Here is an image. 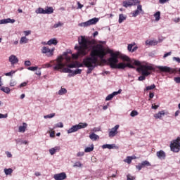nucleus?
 <instances>
[{"label":"nucleus","instance_id":"nucleus-48","mask_svg":"<svg viewBox=\"0 0 180 180\" xmlns=\"http://www.w3.org/2000/svg\"><path fill=\"white\" fill-rule=\"evenodd\" d=\"M136 179L135 176H133L130 174L127 175V180H134Z\"/></svg>","mask_w":180,"mask_h":180},{"label":"nucleus","instance_id":"nucleus-21","mask_svg":"<svg viewBox=\"0 0 180 180\" xmlns=\"http://www.w3.org/2000/svg\"><path fill=\"white\" fill-rule=\"evenodd\" d=\"M78 130L79 129L77 125H73L71 128L68 129V131H67L68 134H71V133H75L76 131H78Z\"/></svg>","mask_w":180,"mask_h":180},{"label":"nucleus","instance_id":"nucleus-49","mask_svg":"<svg viewBox=\"0 0 180 180\" xmlns=\"http://www.w3.org/2000/svg\"><path fill=\"white\" fill-rule=\"evenodd\" d=\"M51 67H52V65H50V63H46L42 65V68H50Z\"/></svg>","mask_w":180,"mask_h":180},{"label":"nucleus","instance_id":"nucleus-27","mask_svg":"<svg viewBox=\"0 0 180 180\" xmlns=\"http://www.w3.org/2000/svg\"><path fill=\"white\" fill-rule=\"evenodd\" d=\"M45 15H51L54 12L53 7H46L45 9Z\"/></svg>","mask_w":180,"mask_h":180},{"label":"nucleus","instance_id":"nucleus-28","mask_svg":"<svg viewBox=\"0 0 180 180\" xmlns=\"http://www.w3.org/2000/svg\"><path fill=\"white\" fill-rule=\"evenodd\" d=\"M89 139H91L93 141H96L99 139V136H98L95 133H92L89 135Z\"/></svg>","mask_w":180,"mask_h":180},{"label":"nucleus","instance_id":"nucleus-46","mask_svg":"<svg viewBox=\"0 0 180 180\" xmlns=\"http://www.w3.org/2000/svg\"><path fill=\"white\" fill-rule=\"evenodd\" d=\"M56 127H60L63 128L64 127V124H63V122H58L57 123L55 127H53V129H56Z\"/></svg>","mask_w":180,"mask_h":180},{"label":"nucleus","instance_id":"nucleus-17","mask_svg":"<svg viewBox=\"0 0 180 180\" xmlns=\"http://www.w3.org/2000/svg\"><path fill=\"white\" fill-rule=\"evenodd\" d=\"M15 141L16 144H20V146H22V144H24L25 146H27L29 144V141L26 140H23L22 139H15Z\"/></svg>","mask_w":180,"mask_h":180},{"label":"nucleus","instance_id":"nucleus-35","mask_svg":"<svg viewBox=\"0 0 180 180\" xmlns=\"http://www.w3.org/2000/svg\"><path fill=\"white\" fill-rule=\"evenodd\" d=\"M4 174H6V175H11L12 172H13V169H12L11 168H8V169H4Z\"/></svg>","mask_w":180,"mask_h":180},{"label":"nucleus","instance_id":"nucleus-36","mask_svg":"<svg viewBox=\"0 0 180 180\" xmlns=\"http://www.w3.org/2000/svg\"><path fill=\"white\" fill-rule=\"evenodd\" d=\"M65 94H67V89L65 88H61L58 92V95H65Z\"/></svg>","mask_w":180,"mask_h":180},{"label":"nucleus","instance_id":"nucleus-37","mask_svg":"<svg viewBox=\"0 0 180 180\" xmlns=\"http://www.w3.org/2000/svg\"><path fill=\"white\" fill-rule=\"evenodd\" d=\"M141 164L143 168L144 167H151V163L147 160L143 161Z\"/></svg>","mask_w":180,"mask_h":180},{"label":"nucleus","instance_id":"nucleus-62","mask_svg":"<svg viewBox=\"0 0 180 180\" xmlns=\"http://www.w3.org/2000/svg\"><path fill=\"white\" fill-rule=\"evenodd\" d=\"M132 63L134 64V65H141L140 61L139 60H135Z\"/></svg>","mask_w":180,"mask_h":180},{"label":"nucleus","instance_id":"nucleus-6","mask_svg":"<svg viewBox=\"0 0 180 180\" xmlns=\"http://www.w3.org/2000/svg\"><path fill=\"white\" fill-rule=\"evenodd\" d=\"M99 22V18H94L84 22H81L78 24L80 27H88V26H92V25H96Z\"/></svg>","mask_w":180,"mask_h":180},{"label":"nucleus","instance_id":"nucleus-7","mask_svg":"<svg viewBox=\"0 0 180 180\" xmlns=\"http://www.w3.org/2000/svg\"><path fill=\"white\" fill-rule=\"evenodd\" d=\"M140 13L144 15V11L143 10V6L138 5L136 9L131 13L132 18H137Z\"/></svg>","mask_w":180,"mask_h":180},{"label":"nucleus","instance_id":"nucleus-23","mask_svg":"<svg viewBox=\"0 0 180 180\" xmlns=\"http://www.w3.org/2000/svg\"><path fill=\"white\" fill-rule=\"evenodd\" d=\"M58 41L56 38L51 39L49 41H47L48 46H51V44H53L54 46H57V44Z\"/></svg>","mask_w":180,"mask_h":180},{"label":"nucleus","instance_id":"nucleus-52","mask_svg":"<svg viewBox=\"0 0 180 180\" xmlns=\"http://www.w3.org/2000/svg\"><path fill=\"white\" fill-rule=\"evenodd\" d=\"M136 169H138L139 171H141V169L143 168V165H142L141 163V164L136 165Z\"/></svg>","mask_w":180,"mask_h":180},{"label":"nucleus","instance_id":"nucleus-50","mask_svg":"<svg viewBox=\"0 0 180 180\" xmlns=\"http://www.w3.org/2000/svg\"><path fill=\"white\" fill-rule=\"evenodd\" d=\"M85 155V152H78L77 153V157H84Z\"/></svg>","mask_w":180,"mask_h":180},{"label":"nucleus","instance_id":"nucleus-63","mask_svg":"<svg viewBox=\"0 0 180 180\" xmlns=\"http://www.w3.org/2000/svg\"><path fill=\"white\" fill-rule=\"evenodd\" d=\"M173 60H174V61H176V63H180V58H178V57H174V58H173Z\"/></svg>","mask_w":180,"mask_h":180},{"label":"nucleus","instance_id":"nucleus-29","mask_svg":"<svg viewBox=\"0 0 180 180\" xmlns=\"http://www.w3.org/2000/svg\"><path fill=\"white\" fill-rule=\"evenodd\" d=\"M27 43H29V39L26 37H22L20 39V44H27Z\"/></svg>","mask_w":180,"mask_h":180},{"label":"nucleus","instance_id":"nucleus-24","mask_svg":"<svg viewBox=\"0 0 180 180\" xmlns=\"http://www.w3.org/2000/svg\"><path fill=\"white\" fill-rule=\"evenodd\" d=\"M59 150H60V147L56 146L54 148H51V149H49V153L51 155H54L55 153H57V151H59Z\"/></svg>","mask_w":180,"mask_h":180},{"label":"nucleus","instance_id":"nucleus-5","mask_svg":"<svg viewBox=\"0 0 180 180\" xmlns=\"http://www.w3.org/2000/svg\"><path fill=\"white\" fill-rule=\"evenodd\" d=\"M170 148L173 153H179L180 151V137L172 141L170 143Z\"/></svg>","mask_w":180,"mask_h":180},{"label":"nucleus","instance_id":"nucleus-59","mask_svg":"<svg viewBox=\"0 0 180 180\" xmlns=\"http://www.w3.org/2000/svg\"><path fill=\"white\" fill-rule=\"evenodd\" d=\"M32 31L27 30V31H24V34L25 36H29V34H31Z\"/></svg>","mask_w":180,"mask_h":180},{"label":"nucleus","instance_id":"nucleus-44","mask_svg":"<svg viewBox=\"0 0 180 180\" xmlns=\"http://www.w3.org/2000/svg\"><path fill=\"white\" fill-rule=\"evenodd\" d=\"M74 167H78V168H82V164L81 163V162H76L74 165Z\"/></svg>","mask_w":180,"mask_h":180},{"label":"nucleus","instance_id":"nucleus-1","mask_svg":"<svg viewBox=\"0 0 180 180\" xmlns=\"http://www.w3.org/2000/svg\"><path fill=\"white\" fill-rule=\"evenodd\" d=\"M80 37L81 39L79 38V46L75 47V50H77V53H73L72 57L75 60H77L79 56L84 57V56L88 54L89 49L91 47L92 49L90 56H87L83 60L84 65L88 68L86 74H91L95 70V68L98 67V64H99L98 58L102 60L106 56L107 53L101 44L93 46L92 42L86 40L84 36H81Z\"/></svg>","mask_w":180,"mask_h":180},{"label":"nucleus","instance_id":"nucleus-33","mask_svg":"<svg viewBox=\"0 0 180 180\" xmlns=\"http://www.w3.org/2000/svg\"><path fill=\"white\" fill-rule=\"evenodd\" d=\"M0 90L4 92L5 94H10L11 92V89H9L8 87L2 86L0 88Z\"/></svg>","mask_w":180,"mask_h":180},{"label":"nucleus","instance_id":"nucleus-64","mask_svg":"<svg viewBox=\"0 0 180 180\" xmlns=\"http://www.w3.org/2000/svg\"><path fill=\"white\" fill-rule=\"evenodd\" d=\"M27 85V82H24L20 84V88H22V86H26Z\"/></svg>","mask_w":180,"mask_h":180},{"label":"nucleus","instance_id":"nucleus-15","mask_svg":"<svg viewBox=\"0 0 180 180\" xmlns=\"http://www.w3.org/2000/svg\"><path fill=\"white\" fill-rule=\"evenodd\" d=\"M157 157L159 158V160H165V152L164 150H160L156 153Z\"/></svg>","mask_w":180,"mask_h":180},{"label":"nucleus","instance_id":"nucleus-42","mask_svg":"<svg viewBox=\"0 0 180 180\" xmlns=\"http://www.w3.org/2000/svg\"><path fill=\"white\" fill-rule=\"evenodd\" d=\"M155 84H152L150 86H146L144 91H151V89H155Z\"/></svg>","mask_w":180,"mask_h":180},{"label":"nucleus","instance_id":"nucleus-43","mask_svg":"<svg viewBox=\"0 0 180 180\" xmlns=\"http://www.w3.org/2000/svg\"><path fill=\"white\" fill-rule=\"evenodd\" d=\"M139 115V112H137V110H132L130 113V116L131 117H135V116H138Z\"/></svg>","mask_w":180,"mask_h":180},{"label":"nucleus","instance_id":"nucleus-51","mask_svg":"<svg viewBox=\"0 0 180 180\" xmlns=\"http://www.w3.org/2000/svg\"><path fill=\"white\" fill-rule=\"evenodd\" d=\"M37 66H35V67H29L27 68V70H29L30 71H36V70H37Z\"/></svg>","mask_w":180,"mask_h":180},{"label":"nucleus","instance_id":"nucleus-60","mask_svg":"<svg viewBox=\"0 0 180 180\" xmlns=\"http://www.w3.org/2000/svg\"><path fill=\"white\" fill-rule=\"evenodd\" d=\"M127 49H128V51H132L133 44H129Z\"/></svg>","mask_w":180,"mask_h":180},{"label":"nucleus","instance_id":"nucleus-53","mask_svg":"<svg viewBox=\"0 0 180 180\" xmlns=\"http://www.w3.org/2000/svg\"><path fill=\"white\" fill-rule=\"evenodd\" d=\"M158 108H160V105H154V104H152V106H151V108H152V109H154L155 110H157V109H158Z\"/></svg>","mask_w":180,"mask_h":180},{"label":"nucleus","instance_id":"nucleus-8","mask_svg":"<svg viewBox=\"0 0 180 180\" xmlns=\"http://www.w3.org/2000/svg\"><path fill=\"white\" fill-rule=\"evenodd\" d=\"M119 127H120V125L117 124L114 127H112L111 129H110V131L108 133L109 137L112 138V137H115V136H117V133H119V131H117V130H119Z\"/></svg>","mask_w":180,"mask_h":180},{"label":"nucleus","instance_id":"nucleus-14","mask_svg":"<svg viewBox=\"0 0 180 180\" xmlns=\"http://www.w3.org/2000/svg\"><path fill=\"white\" fill-rule=\"evenodd\" d=\"M156 68L160 70L161 72H171V68L167 66H156Z\"/></svg>","mask_w":180,"mask_h":180},{"label":"nucleus","instance_id":"nucleus-31","mask_svg":"<svg viewBox=\"0 0 180 180\" xmlns=\"http://www.w3.org/2000/svg\"><path fill=\"white\" fill-rule=\"evenodd\" d=\"M154 16L155 18V21L158 22L160 19H161V12L158 11L154 14Z\"/></svg>","mask_w":180,"mask_h":180},{"label":"nucleus","instance_id":"nucleus-9","mask_svg":"<svg viewBox=\"0 0 180 180\" xmlns=\"http://www.w3.org/2000/svg\"><path fill=\"white\" fill-rule=\"evenodd\" d=\"M41 53L42 54H46L47 57H51L54 53V49H49L47 46H43Z\"/></svg>","mask_w":180,"mask_h":180},{"label":"nucleus","instance_id":"nucleus-30","mask_svg":"<svg viewBox=\"0 0 180 180\" xmlns=\"http://www.w3.org/2000/svg\"><path fill=\"white\" fill-rule=\"evenodd\" d=\"M35 13L37 15L41 14V15H45V10L43 8H39L35 11Z\"/></svg>","mask_w":180,"mask_h":180},{"label":"nucleus","instance_id":"nucleus-11","mask_svg":"<svg viewBox=\"0 0 180 180\" xmlns=\"http://www.w3.org/2000/svg\"><path fill=\"white\" fill-rule=\"evenodd\" d=\"M8 61L12 65H15V64H18V63H19V59L18 58V57H16V56L11 55L8 58Z\"/></svg>","mask_w":180,"mask_h":180},{"label":"nucleus","instance_id":"nucleus-39","mask_svg":"<svg viewBox=\"0 0 180 180\" xmlns=\"http://www.w3.org/2000/svg\"><path fill=\"white\" fill-rule=\"evenodd\" d=\"M132 1V6H139V5H141V1L140 0H131Z\"/></svg>","mask_w":180,"mask_h":180},{"label":"nucleus","instance_id":"nucleus-57","mask_svg":"<svg viewBox=\"0 0 180 180\" xmlns=\"http://www.w3.org/2000/svg\"><path fill=\"white\" fill-rule=\"evenodd\" d=\"M174 80L176 84H180V77H174Z\"/></svg>","mask_w":180,"mask_h":180},{"label":"nucleus","instance_id":"nucleus-22","mask_svg":"<svg viewBox=\"0 0 180 180\" xmlns=\"http://www.w3.org/2000/svg\"><path fill=\"white\" fill-rule=\"evenodd\" d=\"M78 130H81V129H85L86 127H88V123L86 122H80L78 124H77Z\"/></svg>","mask_w":180,"mask_h":180},{"label":"nucleus","instance_id":"nucleus-16","mask_svg":"<svg viewBox=\"0 0 180 180\" xmlns=\"http://www.w3.org/2000/svg\"><path fill=\"white\" fill-rule=\"evenodd\" d=\"M27 129V124L26 122H23L22 125H20L18 127V131L19 133H25Z\"/></svg>","mask_w":180,"mask_h":180},{"label":"nucleus","instance_id":"nucleus-55","mask_svg":"<svg viewBox=\"0 0 180 180\" xmlns=\"http://www.w3.org/2000/svg\"><path fill=\"white\" fill-rule=\"evenodd\" d=\"M6 117H8V114H1L0 113V119H6Z\"/></svg>","mask_w":180,"mask_h":180},{"label":"nucleus","instance_id":"nucleus-20","mask_svg":"<svg viewBox=\"0 0 180 180\" xmlns=\"http://www.w3.org/2000/svg\"><path fill=\"white\" fill-rule=\"evenodd\" d=\"M159 41L157 40H146V46H157Z\"/></svg>","mask_w":180,"mask_h":180},{"label":"nucleus","instance_id":"nucleus-3","mask_svg":"<svg viewBox=\"0 0 180 180\" xmlns=\"http://www.w3.org/2000/svg\"><path fill=\"white\" fill-rule=\"evenodd\" d=\"M136 70L138 72H141V76L138 78L139 81H144L146 79V77L151 75V71H154L155 68H154V65L151 63H146L141 65Z\"/></svg>","mask_w":180,"mask_h":180},{"label":"nucleus","instance_id":"nucleus-12","mask_svg":"<svg viewBox=\"0 0 180 180\" xmlns=\"http://www.w3.org/2000/svg\"><path fill=\"white\" fill-rule=\"evenodd\" d=\"M102 148L105 150V148H108V150H113L115 148V150H119V146H116V144H104L102 146Z\"/></svg>","mask_w":180,"mask_h":180},{"label":"nucleus","instance_id":"nucleus-38","mask_svg":"<svg viewBox=\"0 0 180 180\" xmlns=\"http://www.w3.org/2000/svg\"><path fill=\"white\" fill-rule=\"evenodd\" d=\"M132 160H133V157L127 156V158L124 160V162H127V164H131Z\"/></svg>","mask_w":180,"mask_h":180},{"label":"nucleus","instance_id":"nucleus-4","mask_svg":"<svg viewBox=\"0 0 180 180\" xmlns=\"http://www.w3.org/2000/svg\"><path fill=\"white\" fill-rule=\"evenodd\" d=\"M63 60H64V58H63V56H60L56 60H51L50 62L51 64H53V65H54L53 70L56 71H58V70H62V72L72 74V70L68 68H65V63H63Z\"/></svg>","mask_w":180,"mask_h":180},{"label":"nucleus","instance_id":"nucleus-58","mask_svg":"<svg viewBox=\"0 0 180 180\" xmlns=\"http://www.w3.org/2000/svg\"><path fill=\"white\" fill-rule=\"evenodd\" d=\"M77 9H82V8H84V5L81 4V3H79V1L77 2Z\"/></svg>","mask_w":180,"mask_h":180},{"label":"nucleus","instance_id":"nucleus-10","mask_svg":"<svg viewBox=\"0 0 180 180\" xmlns=\"http://www.w3.org/2000/svg\"><path fill=\"white\" fill-rule=\"evenodd\" d=\"M55 180H65L67 179V174L65 172H60L53 175Z\"/></svg>","mask_w":180,"mask_h":180},{"label":"nucleus","instance_id":"nucleus-25","mask_svg":"<svg viewBox=\"0 0 180 180\" xmlns=\"http://www.w3.org/2000/svg\"><path fill=\"white\" fill-rule=\"evenodd\" d=\"M122 58L123 61H127V63H130V58L129 56H125V55H120V52H119V57L118 58Z\"/></svg>","mask_w":180,"mask_h":180},{"label":"nucleus","instance_id":"nucleus-26","mask_svg":"<svg viewBox=\"0 0 180 180\" xmlns=\"http://www.w3.org/2000/svg\"><path fill=\"white\" fill-rule=\"evenodd\" d=\"M126 19H127V16L125 15L124 14H120L119 15V20H118V22L120 23H123L124 20H126Z\"/></svg>","mask_w":180,"mask_h":180},{"label":"nucleus","instance_id":"nucleus-40","mask_svg":"<svg viewBox=\"0 0 180 180\" xmlns=\"http://www.w3.org/2000/svg\"><path fill=\"white\" fill-rule=\"evenodd\" d=\"M81 72H82V70H81V69H76L75 70H72V76L74 77V75H77L78 74H81Z\"/></svg>","mask_w":180,"mask_h":180},{"label":"nucleus","instance_id":"nucleus-45","mask_svg":"<svg viewBox=\"0 0 180 180\" xmlns=\"http://www.w3.org/2000/svg\"><path fill=\"white\" fill-rule=\"evenodd\" d=\"M114 96L112 94H109L108 96H106L105 98V101H112V99H113Z\"/></svg>","mask_w":180,"mask_h":180},{"label":"nucleus","instance_id":"nucleus-19","mask_svg":"<svg viewBox=\"0 0 180 180\" xmlns=\"http://www.w3.org/2000/svg\"><path fill=\"white\" fill-rule=\"evenodd\" d=\"M122 6H124V8H129L130 6H133V2L131 0H125L122 3Z\"/></svg>","mask_w":180,"mask_h":180},{"label":"nucleus","instance_id":"nucleus-47","mask_svg":"<svg viewBox=\"0 0 180 180\" xmlns=\"http://www.w3.org/2000/svg\"><path fill=\"white\" fill-rule=\"evenodd\" d=\"M68 68H77V63H71L67 65Z\"/></svg>","mask_w":180,"mask_h":180},{"label":"nucleus","instance_id":"nucleus-34","mask_svg":"<svg viewBox=\"0 0 180 180\" xmlns=\"http://www.w3.org/2000/svg\"><path fill=\"white\" fill-rule=\"evenodd\" d=\"M63 26H64V23L61 22H58L57 23L53 25V29H57L58 27H63Z\"/></svg>","mask_w":180,"mask_h":180},{"label":"nucleus","instance_id":"nucleus-32","mask_svg":"<svg viewBox=\"0 0 180 180\" xmlns=\"http://www.w3.org/2000/svg\"><path fill=\"white\" fill-rule=\"evenodd\" d=\"M94 151V144H91L90 147H86L84 149V153H91Z\"/></svg>","mask_w":180,"mask_h":180},{"label":"nucleus","instance_id":"nucleus-13","mask_svg":"<svg viewBox=\"0 0 180 180\" xmlns=\"http://www.w3.org/2000/svg\"><path fill=\"white\" fill-rule=\"evenodd\" d=\"M16 20L15 19H11V18H6V19H2L0 20V25H6L8 23H15Z\"/></svg>","mask_w":180,"mask_h":180},{"label":"nucleus","instance_id":"nucleus-2","mask_svg":"<svg viewBox=\"0 0 180 180\" xmlns=\"http://www.w3.org/2000/svg\"><path fill=\"white\" fill-rule=\"evenodd\" d=\"M110 57L108 58V61L111 68H117L118 70H124L127 65L126 63H119V52H112L109 51Z\"/></svg>","mask_w":180,"mask_h":180},{"label":"nucleus","instance_id":"nucleus-18","mask_svg":"<svg viewBox=\"0 0 180 180\" xmlns=\"http://www.w3.org/2000/svg\"><path fill=\"white\" fill-rule=\"evenodd\" d=\"M165 116V111L162 110L154 115L155 119H162V117Z\"/></svg>","mask_w":180,"mask_h":180},{"label":"nucleus","instance_id":"nucleus-41","mask_svg":"<svg viewBox=\"0 0 180 180\" xmlns=\"http://www.w3.org/2000/svg\"><path fill=\"white\" fill-rule=\"evenodd\" d=\"M54 116H56V113H51L47 115H44V119H53V117H54Z\"/></svg>","mask_w":180,"mask_h":180},{"label":"nucleus","instance_id":"nucleus-61","mask_svg":"<svg viewBox=\"0 0 180 180\" xmlns=\"http://www.w3.org/2000/svg\"><path fill=\"white\" fill-rule=\"evenodd\" d=\"M16 85V82L11 80L10 82V86H15Z\"/></svg>","mask_w":180,"mask_h":180},{"label":"nucleus","instance_id":"nucleus-54","mask_svg":"<svg viewBox=\"0 0 180 180\" xmlns=\"http://www.w3.org/2000/svg\"><path fill=\"white\" fill-rule=\"evenodd\" d=\"M25 65L30 67V65H32V62H30V60H26L25 61Z\"/></svg>","mask_w":180,"mask_h":180},{"label":"nucleus","instance_id":"nucleus-56","mask_svg":"<svg viewBox=\"0 0 180 180\" xmlns=\"http://www.w3.org/2000/svg\"><path fill=\"white\" fill-rule=\"evenodd\" d=\"M6 154L8 157V158H12V153L9 151H6Z\"/></svg>","mask_w":180,"mask_h":180}]
</instances>
